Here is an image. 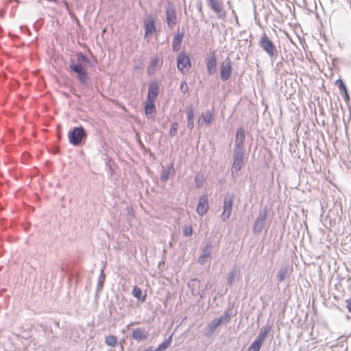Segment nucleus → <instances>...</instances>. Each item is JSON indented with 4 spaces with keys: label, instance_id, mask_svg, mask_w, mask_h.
Wrapping results in <instances>:
<instances>
[{
    "label": "nucleus",
    "instance_id": "44",
    "mask_svg": "<svg viewBox=\"0 0 351 351\" xmlns=\"http://www.w3.org/2000/svg\"><path fill=\"white\" fill-rule=\"evenodd\" d=\"M172 341V335L169 336L167 339L165 340V341H168V344L170 346L171 342Z\"/></svg>",
    "mask_w": 351,
    "mask_h": 351
},
{
    "label": "nucleus",
    "instance_id": "16",
    "mask_svg": "<svg viewBox=\"0 0 351 351\" xmlns=\"http://www.w3.org/2000/svg\"><path fill=\"white\" fill-rule=\"evenodd\" d=\"M213 112L211 110H207L205 113H202L198 120V125L203 126L204 124L210 125L213 120Z\"/></svg>",
    "mask_w": 351,
    "mask_h": 351
},
{
    "label": "nucleus",
    "instance_id": "7",
    "mask_svg": "<svg viewBox=\"0 0 351 351\" xmlns=\"http://www.w3.org/2000/svg\"><path fill=\"white\" fill-rule=\"evenodd\" d=\"M166 22L169 29H173L178 23L176 10L173 4L171 2L167 3L165 10Z\"/></svg>",
    "mask_w": 351,
    "mask_h": 351
},
{
    "label": "nucleus",
    "instance_id": "4",
    "mask_svg": "<svg viewBox=\"0 0 351 351\" xmlns=\"http://www.w3.org/2000/svg\"><path fill=\"white\" fill-rule=\"evenodd\" d=\"M206 4L218 19L224 20L226 18V10L222 0H206Z\"/></svg>",
    "mask_w": 351,
    "mask_h": 351
},
{
    "label": "nucleus",
    "instance_id": "5",
    "mask_svg": "<svg viewBox=\"0 0 351 351\" xmlns=\"http://www.w3.org/2000/svg\"><path fill=\"white\" fill-rule=\"evenodd\" d=\"M268 213L267 208H264L259 211L254 223L253 232L254 234H259L265 228Z\"/></svg>",
    "mask_w": 351,
    "mask_h": 351
},
{
    "label": "nucleus",
    "instance_id": "33",
    "mask_svg": "<svg viewBox=\"0 0 351 351\" xmlns=\"http://www.w3.org/2000/svg\"><path fill=\"white\" fill-rule=\"evenodd\" d=\"M262 344V343L255 339L251 344V346L249 347L248 351H259Z\"/></svg>",
    "mask_w": 351,
    "mask_h": 351
},
{
    "label": "nucleus",
    "instance_id": "18",
    "mask_svg": "<svg viewBox=\"0 0 351 351\" xmlns=\"http://www.w3.org/2000/svg\"><path fill=\"white\" fill-rule=\"evenodd\" d=\"M200 280L197 278H193L190 280L188 283V287L191 289L193 295H199L201 298L202 295L200 293Z\"/></svg>",
    "mask_w": 351,
    "mask_h": 351
},
{
    "label": "nucleus",
    "instance_id": "10",
    "mask_svg": "<svg viewBox=\"0 0 351 351\" xmlns=\"http://www.w3.org/2000/svg\"><path fill=\"white\" fill-rule=\"evenodd\" d=\"M232 63L229 58H227L220 64V77L223 82L227 81L231 76Z\"/></svg>",
    "mask_w": 351,
    "mask_h": 351
},
{
    "label": "nucleus",
    "instance_id": "22",
    "mask_svg": "<svg viewBox=\"0 0 351 351\" xmlns=\"http://www.w3.org/2000/svg\"><path fill=\"white\" fill-rule=\"evenodd\" d=\"M232 317V312L230 309L226 310L218 318V319H214L217 324H227L230 322V318Z\"/></svg>",
    "mask_w": 351,
    "mask_h": 351
},
{
    "label": "nucleus",
    "instance_id": "14",
    "mask_svg": "<svg viewBox=\"0 0 351 351\" xmlns=\"http://www.w3.org/2000/svg\"><path fill=\"white\" fill-rule=\"evenodd\" d=\"M208 197L206 195H202L199 197L197 207V213L203 216L208 210Z\"/></svg>",
    "mask_w": 351,
    "mask_h": 351
},
{
    "label": "nucleus",
    "instance_id": "46",
    "mask_svg": "<svg viewBox=\"0 0 351 351\" xmlns=\"http://www.w3.org/2000/svg\"><path fill=\"white\" fill-rule=\"evenodd\" d=\"M195 181L196 182L197 186L199 187V184H198V178H197V176H195Z\"/></svg>",
    "mask_w": 351,
    "mask_h": 351
},
{
    "label": "nucleus",
    "instance_id": "2",
    "mask_svg": "<svg viewBox=\"0 0 351 351\" xmlns=\"http://www.w3.org/2000/svg\"><path fill=\"white\" fill-rule=\"evenodd\" d=\"M258 45L271 58L278 56V50L274 43L269 38L265 33L261 35Z\"/></svg>",
    "mask_w": 351,
    "mask_h": 351
},
{
    "label": "nucleus",
    "instance_id": "13",
    "mask_svg": "<svg viewBox=\"0 0 351 351\" xmlns=\"http://www.w3.org/2000/svg\"><path fill=\"white\" fill-rule=\"evenodd\" d=\"M158 93H159L158 84L156 82H152L149 84L147 100L155 101Z\"/></svg>",
    "mask_w": 351,
    "mask_h": 351
},
{
    "label": "nucleus",
    "instance_id": "8",
    "mask_svg": "<svg viewBox=\"0 0 351 351\" xmlns=\"http://www.w3.org/2000/svg\"><path fill=\"white\" fill-rule=\"evenodd\" d=\"M234 195L233 194L227 195L223 199V211L221 215V220L226 221L229 219L232 210Z\"/></svg>",
    "mask_w": 351,
    "mask_h": 351
},
{
    "label": "nucleus",
    "instance_id": "43",
    "mask_svg": "<svg viewBox=\"0 0 351 351\" xmlns=\"http://www.w3.org/2000/svg\"><path fill=\"white\" fill-rule=\"evenodd\" d=\"M344 95V98L346 101H349L350 99V97H349V94L348 93V91H346V93H343V94Z\"/></svg>",
    "mask_w": 351,
    "mask_h": 351
},
{
    "label": "nucleus",
    "instance_id": "1",
    "mask_svg": "<svg viewBox=\"0 0 351 351\" xmlns=\"http://www.w3.org/2000/svg\"><path fill=\"white\" fill-rule=\"evenodd\" d=\"M69 69L77 74V78L83 86H88V76L82 64H77L73 59L69 60Z\"/></svg>",
    "mask_w": 351,
    "mask_h": 351
},
{
    "label": "nucleus",
    "instance_id": "35",
    "mask_svg": "<svg viewBox=\"0 0 351 351\" xmlns=\"http://www.w3.org/2000/svg\"><path fill=\"white\" fill-rule=\"evenodd\" d=\"M336 84H338L339 90L342 94H343V93H346V91H348L346 84L343 83V82L341 80H339V79L337 80L336 81Z\"/></svg>",
    "mask_w": 351,
    "mask_h": 351
},
{
    "label": "nucleus",
    "instance_id": "25",
    "mask_svg": "<svg viewBox=\"0 0 351 351\" xmlns=\"http://www.w3.org/2000/svg\"><path fill=\"white\" fill-rule=\"evenodd\" d=\"M271 328V326L269 324L263 327L261 329V331H260L258 335L257 336L256 340H257L259 342L263 343V342L265 340V339H266L269 332L270 331Z\"/></svg>",
    "mask_w": 351,
    "mask_h": 351
},
{
    "label": "nucleus",
    "instance_id": "30",
    "mask_svg": "<svg viewBox=\"0 0 351 351\" xmlns=\"http://www.w3.org/2000/svg\"><path fill=\"white\" fill-rule=\"evenodd\" d=\"M106 276L104 271V269H101V272L97 280V291H100L104 287V282L105 281Z\"/></svg>",
    "mask_w": 351,
    "mask_h": 351
},
{
    "label": "nucleus",
    "instance_id": "17",
    "mask_svg": "<svg viewBox=\"0 0 351 351\" xmlns=\"http://www.w3.org/2000/svg\"><path fill=\"white\" fill-rule=\"evenodd\" d=\"M292 272V269L288 265L282 266L278 271L277 278L278 282H281L286 278H289Z\"/></svg>",
    "mask_w": 351,
    "mask_h": 351
},
{
    "label": "nucleus",
    "instance_id": "9",
    "mask_svg": "<svg viewBox=\"0 0 351 351\" xmlns=\"http://www.w3.org/2000/svg\"><path fill=\"white\" fill-rule=\"evenodd\" d=\"M191 66V63L189 56L184 52L180 53L177 58V67L178 71L184 73L190 69Z\"/></svg>",
    "mask_w": 351,
    "mask_h": 351
},
{
    "label": "nucleus",
    "instance_id": "6",
    "mask_svg": "<svg viewBox=\"0 0 351 351\" xmlns=\"http://www.w3.org/2000/svg\"><path fill=\"white\" fill-rule=\"evenodd\" d=\"M244 150L233 149V163L231 168L232 175L238 173L244 166Z\"/></svg>",
    "mask_w": 351,
    "mask_h": 351
},
{
    "label": "nucleus",
    "instance_id": "3",
    "mask_svg": "<svg viewBox=\"0 0 351 351\" xmlns=\"http://www.w3.org/2000/svg\"><path fill=\"white\" fill-rule=\"evenodd\" d=\"M87 136L86 130L82 127H75L72 130L69 132V141L73 145H78L81 143L82 141Z\"/></svg>",
    "mask_w": 351,
    "mask_h": 351
},
{
    "label": "nucleus",
    "instance_id": "27",
    "mask_svg": "<svg viewBox=\"0 0 351 351\" xmlns=\"http://www.w3.org/2000/svg\"><path fill=\"white\" fill-rule=\"evenodd\" d=\"M219 326V324H217V322L213 319L209 324L208 325V328L205 332V335L206 337L211 336L215 332V329Z\"/></svg>",
    "mask_w": 351,
    "mask_h": 351
},
{
    "label": "nucleus",
    "instance_id": "42",
    "mask_svg": "<svg viewBox=\"0 0 351 351\" xmlns=\"http://www.w3.org/2000/svg\"><path fill=\"white\" fill-rule=\"evenodd\" d=\"M197 10L199 11V12H201L202 14V3L200 1H199L197 3Z\"/></svg>",
    "mask_w": 351,
    "mask_h": 351
},
{
    "label": "nucleus",
    "instance_id": "40",
    "mask_svg": "<svg viewBox=\"0 0 351 351\" xmlns=\"http://www.w3.org/2000/svg\"><path fill=\"white\" fill-rule=\"evenodd\" d=\"M159 60L158 58H154L150 64V66L152 69H154L158 64Z\"/></svg>",
    "mask_w": 351,
    "mask_h": 351
},
{
    "label": "nucleus",
    "instance_id": "38",
    "mask_svg": "<svg viewBox=\"0 0 351 351\" xmlns=\"http://www.w3.org/2000/svg\"><path fill=\"white\" fill-rule=\"evenodd\" d=\"M169 345L168 344V341H164L162 343H160L158 347L156 349V351H164L167 349Z\"/></svg>",
    "mask_w": 351,
    "mask_h": 351
},
{
    "label": "nucleus",
    "instance_id": "34",
    "mask_svg": "<svg viewBox=\"0 0 351 351\" xmlns=\"http://www.w3.org/2000/svg\"><path fill=\"white\" fill-rule=\"evenodd\" d=\"M178 128V123L177 122L172 123L171 128H170V130H169V135L171 136H176V134H177Z\"/></svg>",
    "mask_w": 351,
    "mask_h": 351
},
{
    "label": "nucleus",
    "instance_id": "23",
    "mask_svg": "<svg viewBox=\"0 0 351 351\" xmlns=\"http://www.w3.org/2000/svg\"><path fill=\"white\" fill-rule=\"evenodd\" d=\"M184 34L182 33H178L173 38V42H172V49L173 51H178L180 49L181 44H182V40L183 38Z\"/></svg>",
    "mask_w": 351,
    "mask_h": 351
},
{
    "label": "nucleus",
    "instance_id": "41",
    "mask_svg": "<svg viewBox=\"0 0 351 351\" xmlns=\"http://www.w3.org/2000/svg\"><path fill=\"white\" fill-rule=\"evenodd\" d=\"M346 307L349 312L351 313V298L346 300Z\"/></svg>",
    "mask_w": 351,
    "mask_h": 351
},
{
    "label": "nucleus",
    "instance_id": "15",
    "mask_svg": "<svg viewBox=\"0 0 351 351\" xmlns=\"http://www.w3.org/2000/svg\"><path fill=\"white\" fill-rule=\"evenodd\" d=\"M207 72L209 75L217 73V58L215 54L211 55L206 60Z\"/></svg>",
    "mask_w": 351,
    "mask_h": 351
},
{
    "label": "nucleus",
    "instance_id": "47",
    "mask_svg": "<svg viewBox=\"0 0 351 351\" xmlns=\"http://www.w3.org/2000/svg\"><path fill=\"white\" fill-rule=\"evenodd\" d=\"M56 325L57 326H59L58 322H56Z\"/></svg>",
    "mask_w": 351,
    "mask_h": 351
},
{
    "label": "nucleus",
    "instance_id": "24",
    "mask_svg": "<svg viewBox=\"0 0 351 351\" xmlns=\"http://www.w3.org/2000/svg\"><path fill=\"white\" fill-rule=\"evenodd\" d=\"M210 249H211V245L210 243L207 244L205 249L203 250L202 254L198 258V262L200 264H202V265L206 263V258L210 257V256H211Z\"/></svg>",
    "mask_w": 351,
    "mask_h": 351
},
{
    "label": "nucleus",
    "instance_id": "12",
    "mask_svg": "<svg viewBox=\"0 0 351 351\" xmlns=\"http://www.w3.org/2000/svg\"><path fill=\"white\" fill-rule=\"evenodd\" d=\"M245 139V134L243 128L237 130L235 142L233 149L244 150L243 143Z\"/></svg>",
    "mask_w": 351,
    "mask_h": 351
},
{
    "label": "nucleus",
    "instance_id": "36",
    "mask_svg": "<svg viewBox=\"0 0 351 351\" xmlns=\"http://www.w3.org/2000/svg\"><path fill=\"white\" fill-rule=\"evenodd\" d=\"M180 90L183 94H186L189 91V86L186 81H182L181 82Z\"/></svg>",
    "mask_w": 351,
    "mask_h": 351
},
{
    "label": "nucleus",
    "instance_id": "45",
    "mask_svg": "<svg viewBox=\"0 0 351 351\" xmlns=\"http://www.w3.org/2000/svg\"><path fill=\"white\" fill-rule=\"evenodd\" d=\"M143 351H156V349L154 350L152 347H149V348L145 349Z\"/></svg>",
    "mask_w": 351,
    "mask_h": 351
},
{
    "label": "nucleus",
    "instance_id": "37",
    "mask_svg": "<svg viewBox=\"0 0 351 351\" xmlns=\"http://www.w3.org/2000/svg\"><path fill=\"white\" fill-rule=\"evenodd\" d=\"M227 4H228V8H229L230 10H231L232 14V16L234 17V19H235V21H236L237 24L238 25H239L238 16H237V13H236L235 10L232 8V5L231 3H230V1H228V2H227Z\"/></svg>",
    "mask_w": 351,
    "mask_h": 351
},
{
    "label": "nucleus",
    "instance_id": "19",
    "mask_svg": "<svg viewBox=\"0 0 351 351\" xmlns=\"http://www.w3.org/2000/svg\"><path fill=\"white\" fill-rule=\"evenodd\" d=\"M144 109L145 114L147 117V118H152L153 114L156 113V112L155 101L146 100Z\"/></svg>",
    "mask_w": 351,
    "mask_h": 351
},
{
    "label": "nucleus",
    "instance_id": "32",
    "mask_svg": "<svg viewBox=\"0 0 351 351\" xmlns=\"http://www.w3.org/2000/svg\"><path fill=\"white\" fill-rule=\"evenodd\" d=\"M105 342L107 345L114 347L117 343V337L114 335H109L106 337Z\"/></svg>",
    "mask_w": 351,
    "mask_h": 351
},
{
    "label": "nucleus",
    "instance_id": "31",
    "mask_svg": "<svg viewBox=\"0 0 351 351\" xmlns=\"http://www.w3.org/2000/svg\"><path fill=\"white\" fill-rule=\"evenodd\" d=\"M76 63L81 64L82 63L90 64V60L86 57V55H84L82 52H80V53H77V62Z\"/></svg>",
    "mask_w": 351,
    "mask_h": 351
},
{
    "label": "nucleus",
    "instance_id": "21",
    "mask_svg": "<svg viewBox=\"0 0 351 351\" xmlns=\"http://www.w3.org/2000/svg\"><path fill=\"white\" fill-rule=\"evenodd\" d=\"M187 128L192 130L194 128V110L192 106L186 108Z\"/></svg>",
    "mask_w": 351,
    "mask_h": 351
},
{
    "label": "nucleus",
    "instance_id": "11",
    "mask_svg": "<svg viewBox=\"0 0 351 351\" xmlns=\"http://www.w3.org/2000/svg\"><path fill=\"white\" fill-rule=\"evenodd\" d=\"M145 37H148L156 32L155 18L152 15H148L144 21Z\"/></svg>",
    "mask_w": 351,
    "mask_h": 351
},
{
    "label": "nucleus",
    "instance_id": "28",
    "mask_svg": "<svg viewBox=\"0 0 351 351\" xmlns=\"http://www.w3.org/2000/svg\"><path fill=\"white\" fill-rule=\"evenodd\" d=\"M174 172L173 166V165H171L169 167L167 168V169L164 170L160 176V179L163 182H166L169 178L171 173Z\"/></svg>",
    "mask_w": 351,
    "mask_h": 351
},
{
    "label": "nucleus",
    "instance_id": "29",
    "mask_svg": "<svg viewBox=\"0 0 351 351\" xmlns=\"http://www.w3.org/2000/svg\"><path fill=\"white\" fill-rule=\"evenodd\" d=\"M132 295L134 298H137L138 300H141V302H144L146 299V295H142V291L138 287H134V289L132 290Z\"/></svg>",
    "mask_w": 351,
    "mask_h": 351
},
{
    "label": "nucleus",
    "instance_id": "26",
    "mask_svg": "<svg viewBox=\"0 0 351 351\" xmlns=\"http://www.w3.org/2000/svg\"><path fill=\"white\" fill-rule=\"evenodd\" d=\"M132 337L134 339L140 341L141 340H145L147 338V335L146 333L143 332V330L138 328L133 330Z\"/></svg>",
    "mask_w": 351,
    "mask_h": 351
},
{
    "label": "nucleus",
    "instance_id": "39",
    "mask_svg": "<svg viewBox=\"0 0 351 351\" xmlns=\"http://www.w3.org/2000/svg\"><path fill=\"white\" fill-rule=\"evenodd\" d=\"M193 233V229L191 227L186 226L183 228V234L184 236L189 237L191 236Z\"/></svg>",
    "mask_w": 351,
    "mask_h": 351
},
{
    "label": "nucleus",
    "instance_id": "20",
    "mask_svg": "<svg viewBox=\"0 0 351 351\" xmlns=\"http://www.w3.org/2000/svg\"><path fill=\"white\" fill-rule=\"evenodd\" d=\"M240 274V269L237 266H234L232 270L228 275L227 277V283L228 285L232 286L233 283L236 281V279L239 277Z\"/></svg>",
    "mask_w": 351,
    "mask_h": 351
}]
</instances>
